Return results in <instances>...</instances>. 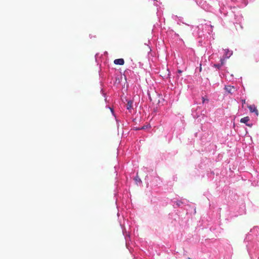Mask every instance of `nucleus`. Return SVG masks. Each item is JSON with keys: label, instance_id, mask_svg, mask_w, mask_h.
Masks as SVG:
<instances>
[{"label": "nucleus", "instance_id": "obj_1", "mask_svg": "<svg viewBox=\"0 0 259 259\" xmlns=\"http://www.w3.org/2000/svg\"><path fill=\"white\" fill-rule=\"evenodd\" d=\"M225 90L230 94H233L236 91V89L234 86L226 85L225 87Z\"/></svg>", "mask_w": 259, "mask_h": 259}, {"label": "nucleus", "instance_id": "obj_2", "mask_svg": "<svg viewBox=\"0 0 259 259\" xmlns=\"http://www.w3.org/2000/svg\"><path fill=\"white\" fill-rule=\"evenodd\" d=\"M248 108H249L250 112H254L256 116H258V112L254 105H249L248 106Z\"/></svg>", "mask_w": 259, "mask_h": 259}, {"label": "nucleus", "instance_id": "obj_3", "mask_svg": "<svg viewBox=\"0 0 259 259\" xmlns=\"http://www.w3.org/2000/svg\"><path fill=\"white\" fill-rule=\"evenodd\" d=\"M249 120V117L248 116L244 117L241 119L240 122L241 123H245L246 125L248 126H251L252 124H248L247 122Z\"/></svg>", "mask_w": 259, "mask_h": 259}, {"label": "nucleus", "instance_id": "obj_4", "mask_svg": "<svg viewBox=\"0 0 259 259\" xmlns=\"http://www.w3.org/2000/svg\"><path fill=\"white\" fill-rule=\"evenodd\" d=\"M114 63L116 65H122L124 63V61L123 59H117L114 60Z\"/></svg>", "mask_w": 259, "mask_h": 259}, {"label": "nucleus", "instance_id": "obj_5", "mask_svg": "<svg viewBox=\"0 0 259 259\" xmlns=\"http://www.w3.org/2000/svg\"><path fill=\"white\" fill-rule=\"evenodd\" d=\"M225 51V56L226 58H228L232 55V52L230 51L228 49H226L224 50Z\"/></svg>", "mask_w": 259, "mask_h": 259}, {"label": "nucleus", "instance_id": "obj_6", "mask_svg": "<svg viewBox=\"0 0 259 259\" xmlns=\"http://www.w3.org/2000/svg\"><path fill=\"white\" fill-rule=\"evenodd\" d=\"M126 109L130 111L133 108V101L130 100L127 102L126 105Z\"/></svg>", "mask_w": 259, "mask_h": 259}, {"label": "nucleus", "instance_id": "obj_7", "mask_svg": "<svg viewBox=\"0 0 259 259\" xmlns=\"http://www.w3.org/2000/svg\"><path fill=\"white\" fill-rule=\"evenodd\" d=\"M224 64V60L221 59V64H218V65H215V66L218 68L221 67L222 65H223Z\"/></svg>", "mask_w": 259, "mask_h": 259}, {"label": "nucleus", "instance_id": "obj_8", "mask_svg": "<svg viewBox=\"0 0 259 259\" xmlns=\"http://www.w3.org/2000/svg\"><path fill=\"white\" fill-rule=\"evenodd\" d=\"M205 101H208L207 99H205L204 97H202V102L204 103Z\"/></svg>", "mask_w": 259, "mask_h": 259}, {"label": "nucleus", "instance_id": "obj_9", "mask_svg": "<svg viewBox=\"0 0 259 259\" xmlns=\"http://www.w3.org/2000/svg\"><path fill=\"white\" fill-rule=\"evenodd\" d=\"M241 101H242V104H245V100H242Z\"/></svg>", "mask_w": 259, "mask_h": 259}, {"label": "nucleus", "instance_id": "obj_10", "mask_svg": "<svg viewBox=\"0 0 259 259\" xmlns=\"http://www.w3.org/2000/svg\"><path fill=\"white\" fill-rule=\"evenodd\" d=\"M178 72L180 73H181V72H182V71H181V70H178Z\"/></svg>", "mask_w": 259, "mask_h": 259}, {"label": "nucleus", "instance_id": "obj_11", "mask_svg": "<svg viewBox=\"0 0 259 259\" xmlns=\"http://www.w3.org/2000/svg\"><path fill=\"white\" fill-rule=\"evenodd\" d=\"M112 112H113L112 109L110 108Z\"/></svg>", "mask_w": 259, "mask_h": 259}, {"label": "nucleus", "instance_id": "obj_12", "mask_svg": "<svg viewBox=\"0 0 259 259\" xmlns=\"http://www.w3.org/2000/svg\"><path fill=\"white\" fill-rule=\"evenodd\" d=\"M187 259H191V258H190V257H188Z\"/></svg>", "mask_w": 259, "mask_h": 259}]
</instances>
